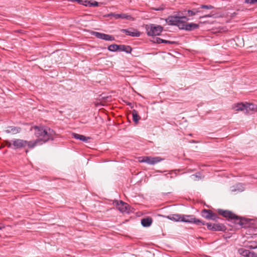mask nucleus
<instances>
[{
    "label": "nucleus",
    "instance_id": "obj_1",
    "mask_svg": "<svg viewBox=\"0 0 257 257\" xmlns=\"http://www.w3.org/2000/svg\"><path fill=\"white\" fill-rule=\"evenodd\" d=\"M30 130L34 131V135L37 139L31 141L29 145L35 148L37 146L42 145L49 141H53L55 138L56 133L52 129L45 126H33Z\"/></svg>",
    "mask_w": 257,
    "mask_h": 257
},
{
    "label": "nucleus",
    "instance_id": "obj_2",
    "mask_svg": "<svg viewBox=\"0 0 257 257\" xmlns=\"http://www.w3.org/2000/svg\"><path fill=\"white\" fill-rule=\"evenodd\" d=\"M190 19L186 16L179 15L169 16L166 19V23L171 26H177L180 29L192 31L198 29L199 25L195 23H187Z\"/></svg>",
    "mask_w": 257,
    "mask_h": 257
},
{
    "label": "nucleus",
    "instance_id": "obj_3",
    "mask_svg": "<svg viewBox=\"0 0 257 257\" xmlns=\"http://www.w3.org/2000/svg\"><path fill=\"white\" fill-rule=\"evenodd\" d=\"M218 213L228 220L233 221L235 224L239 225L241 227H244V222L246 221V220L244 218L237 216L232 211L219 209H218Z\"/></svg>",
    "mask_w": 257,
    "mask_h": 257
},
{
    "label": "nucleus",
    "instance_id": "obj_4",
    "mask_svg": "<svg viewBox=\"0 0 257 257\" xmlns=\"http://www.w3.org/2000/svg\"><path fill=\"white\" fill-rule=\"evenodd\" d=\"M147 35L149 36H158L163 31V27L154 24L146 25L145 26Z\"/></svg>",
    "mask_w": 257,
    "mask_h": 257
},
{
    "label": "nucleus",
    "instance_id": "obj_5",
    "mask_svg": "<svg viewBox=\"0 0 257 257\" xmlns=\"http://www.w3.org/2000/svg\"><path fill=\"white\" fill-rule=\"evenodd\" d=\"M181 221L187 223H194L198 225L205 224V222L194 218L193 215H182Z\"/></svg>",
    "mask_w": 257,
    "mask_h": 257
},
{
    "label": "nucleus",
    "instance_id": "obj_6",
    "mask_svg": "<svg viewBox=\"0 0 257 257\" xmlns=\"http://www.w3.org/2000/svg\"><path fill=\"white\" fill-rule=\"evenodd\" d=\"M163 159L159 157H152L149 156H145L140 158L139 162L140 163H146L149 165H154L157 164Z\"/></svg>",
    "mask_w": 257,
    "mask_h": 257
},
{
    "label": "nucleus",
    "instance_id": "obj_7",
    "mask_svg": "<svg viewBox=\"0 0 257 257\" xmlns=\"http://www.w3.org/2000/svg\"><path fill=\"white\" fill-rule=\"evenodd\" d=\"M13 142V149H18L25 147L26 146L30 149H33V147H31L29 145L30 141H27L21 139H14Z\"/></svg>",
    "mask_w": 257,
    "mask_h": 257
},
{
    "label": "nucleus",
    "instance_id": "obj_8",
    "mask_svg": "<svg viewBox=\"0 0 257 257\" xmlns=\"http://www.w3.org/2000/svg\"><path fill=\"white\" fill-rule=\"evenodd\" d=\"M206 224L208 229L213 231H225L226 229L225 226L220 223H207Z\"/></svg>",
    "mask_w": 257,
    "mask_h": 257
},
{
    "label": "nucleus",
    "instance_id": "obj_9",
    "mask_svg": "<svg viewBox=\"0 0 257 257\" xmlns=\"http://www.w3.org/2000/svg\"><path fill=\"white\" fill-rule=\"evenodd\" d=\"M201 215L207 219L217 221L219 217L211 210L204 209L201 211Z\"/></svg>",
    "mask_w": 257,
    "mask_h": 257
},
{
    "label": "nucleus",
    "instance_id": "obj_10",
    "mask_svg": "<svg viewBox=\"0 0 257 257\" xmlns=\"http://www.w3.org/2000/svg\"><path fill=\"white\" fill-rule=\"evenodd\" d=\"M116 208L122 213H129L130 212V205L121 200L116 201L115 202Z\"/></svg>",
    "mask_w": 257,
    "mask_h": 257
},
{
    "label": "nucleus",
    "instance_id": "obj_11",
    "mask_svg": "<svg viewBox=\"0 0 257 257\" xmlns=\"http://www.w3.org/2000/svg\"><path fill=\"white\" fill-rule=\"evenodd\" d=\"M120 32L125 33L126 35L133 37H138L140 36L141 33L134 28H129L127 29H121Z\"/></svg>",
    "mask_w": 257,
    "mask_h": 257
},
{
    "label": "nucleus",
    "instance_id": "obj_12",
    "mask_svg": "<svg viewBox=\"0 0 257 257\" xmlns=\"http://www.w3.org/2000/svg\"><path fill=\"white\" fill-rule=\"evenodd\" d=\"M92 34L97 38L104 40L107 41H113L115 40L114 37L111 35L101 33L97 32H93Z\"/></svg>",
    "mask_w": 257,
    "mask_h": 257
},
{
    "label": "nucleus",
    "instance_id": "obj_13",
    "mask_svg": "<svg viewBox=\"0 0 257 257\" xmlns=\"http://www.w3.org/2000/svg\"><path fill=\"white\" fill-rule=\"evenodd\" d=\"M110 16H113L116 19H126L131 21H134L135 19L132 17L131 15H127L126 14H115L113 13H111L109 15Z\"/></svg>",
    "mask_w": 257,
    "mask_h": 257
},
{
    "label": "nucleus",
    "instance_id": "obj_14",
    "mask_svg": "<svg viewBox=\"0 0 257 257\" xmlns=\"http://www.w3.org/2000/svg\"><path fill=\"white\" fill-rule=\"evenodd\" d=\"M79 5L84 6L85 7H97L98 6V3L96 1L91 2L88 0H82L81 3H79Z\"/></svg>",
    "mask_w": 257,
    "mask_h": 257
},
{
    "label": "nucleus",
    "instance_id": "obj_15",
    "mask_svg": "<svg viewBox=\"0 0 257 257\" xmlns=\"http://www.w3.org/2000/svg\"><path fill=\"white\" fill-rule=\"evenodd\" d=\"M153 222V219L150 217L143 218L141 220V224L144 227H149Z\"/></svg>",
    "mask_w": 257,
    "mask_h": 257
},
{
    "label": "nucleus",
    "instance_id": "obj_16",
    "mask_svg": "<svg viewBox=\"0 0 257 257\" xmlns=\"http://www.w3.org/2000/svg\"><path fill=\"white\" fill-rule=\"evenodd\" d=\"M21 131V128L19 127H16L14 126H11L8 127L7 130L5 131L6 133L9 134L11 133L16 134L19 133Z\"/></svg>",
    "mask_w": 257,
    "mask_h": 257
},
{
    "label": "nucleus",
    "instance_id": "obj_17",
    "mask_svg": "<svg viewBox=\"0 0 257 257\" xmlns=\"http://www.w3.org/2000/svg\"><path fill=\"white\" fill-rule=\"evenodd\" d=\"M118 47V51H124L127 53H131L132 51V49L130 46L119 45Z\"/></svg>",
    "mask_w": 257,
    "mask_h": 257
},
{
    "label": "nucleus",
    "instance_id": "obj_18",
    "mask_svg": "<svg viewBox=\"0 0 257 257\" xmlns=\"http://www.w3.org/2000/svg\"><path fill=\"white\" fill-rule=\"evenodd\" d=\"M245 110L246 113H249L250 111H257V106L252 103L245 104Z\"/></svg>",
    "mask_w": 257,
    "mask_h": 257
},
{
    "label": "nucleus",
    "instance_id": "obj_19",
    "mask_svg": "<svg viewBox=\"0 0 257 257\" xmlns=\"http://www.w3.org/2000/svg\"><path fill=\"white\" fill-rule=\"evenodd\" d=\"M187 16L188 17H193L198 13L203 14V12L201 10H200L199 9H193L191 10H188L187 11Z\"/></svg>",
    "mask_w": 257,
    "mask_h": 257
},
{
    "label": "nucleus",
    "instance_id": "obj_20",
    "mask_svg": "<svg viewBox=\"0 0 257 257\" xmlns=\"http://www.w3.org/2000/svg\"><path fill=\"white\" fill-rule=\"evenodd\" d=\"M72 137L77 140H79L83 142H87L88 139H90L89 137H86L85 136L81 135H79L76 133H72Z\"/></svg>",
    "mask_w": 257,
    "mask_h": 257
},
{
    "label": "nucleus",
    "instance_id": "obj_21",
    "mask_svg": "<svg viewBox=\"0 0 257 257\" xmlns=\"http://www.w3.org/2000/svg\"><path fill=\"white\" fill-rule=\"evenodd\" d=\"M181 215L179 214H171L167 216V218L175 221H181Z\"/></svg>",
    "mask_w": 257,
    "mask_h": 257
},
{
    "label": "nucleus",
    "instance_id": "obj_22",
    "mask_svg": "<svg viewBox=\"0 0 257 257\" xmlns=\"http://www.w3.org/2000/svg\"><path fill=\"white\" fill-rule=\"evenodd\" d=\"M238 252L241 255L245 257H251L252 252L249 251L248 250L242 248L238 249Z\"/></svg>",
    "mask_w": 257,
    "mask_h": 257
},
{
    "label": "nucleus",
    "instance_id": "obj_23",
    "mask_svg": "<svg viewBox=\"0 0 257 257\" xmlns=\"http://www.w3.org/2000/svg\"><path fill=\"white\" fill-rule=\"evenodd\" d=\"M233 108H235L236 111H242L245 110V104L243 103L235 104Z\"/></svg>",
    "mask_w": 257,
    "mask_h": 257
},
{
    "label": "nucleus",
    "instance_id": "obj_24",
    "mask_svg": "<svg viewBox=\"0 0 257 257\" xmlns=\"http://www.w3.org/2000/svg\"><path fill=\"white\" fill-rule=\"evenodd\" d=\"M132 116L133 121L136 124H137L139 120L141 119V117L138 115V112L136 110L134 109L132 111Z\"/></svg>",
    "mask_w": 257,
    "mask_h": 257
},
{
    "label": "nucleus",
    "instance_id": "obj_25",
    "mask_svg": "<svg viewBox=\"0 0 257 257\" xmlns=\"http://www.w3.org/2000/svg\"><path fill=\"white\" fill-rule=\"evenodd\" d=\"M156 42L158 44L166 43V44H173L175 43V42H174V41H167V40L162 39L160 38H157Z\"/></svg>",
    "mask_w": 257,
    "mask_h": 257
},
{
    "label": "nucleus",
    "instance_id": "obj_26",
    "mask_svg": "<svg viewBox=\"0 0 257 257\" xmlns=\"http://www.w3.org/2000/svg\"><path fill=\"white\" fill-rule=\"evenodd\" d=\"M118 45L111 44L108 47V50L111 52L118 51Z\"/></svg>",
    "mask_w": 257,
    "mask_h": 257
},
{
    "label": "nucleus",
    "instance_id": "obj_27",
    "mask_svg": "<svg viewBox=\"0 0 257 257\" xmlns=\"http://www.w3.org/2000/svg\"><path fill=\"white\" fill-rule=\"evenodd\" d=\"M191 177L194 181H198L202 178L201 173L200 172L196 173L195 174L192 175Z\"/></svg>",
    "mask_w": 257,
    "mask_h": 257
},
{
    "label": "nucleus",
    "instance_id": "obj_28",
    "mask_svg": "<svg viewBox=\"0 0 257 257\" xmlns=\"http://www.w3.org/2000/svg\"><path fill=\"white\" fill-rule=\"evenodd\" d=\"M251 244L248 245V248L249 249H256L257 248V241L250 242Z\"/></svg>",
    "mask_w": 257,
    "mask_h": 257
},
{
    "label": "nucleus",
    "instance_id": "obj_29",
    "mask_svg": "<svg viewBox=\"0 0 257 257\" xmlns=\"http://www.w3.org/2000/svg\"><path fill=\"white\" fill-rule=\"evenodd\" d=\"M200 8L205 10H211L213 9L214 7L211 5H201Z\"/></svg>",
    "mask_w": 257,
    "mask_h": 257
},
{
    "label": "nucleus",
    "instance_id": "obj_30",
    "mask_svg": "<svg viewBox=\"0 0 257 257\" xmlns=\"http://www.w3.org/2000/svg\"><path fill=\"white\" fill-rule=\"evenodd\" d=\"M244 3L250 5H254L257 4V0H245Z\"/></svg>",
    "mask_w": 257,
    "mask_h": 257
},
{
    "label": "nucleus",
    "instance_id": "obj_31",
    "mask_svg": "<svg viewBox=\"0 0 257 257\" xmlns=\"http://www.w3.org/2000/svg\"><path fill=\"white\" fill-rule=\"evenodd\" d=\"M6 146L9 147L13 149V140L11 141H6Z\"/></svg>",
    "mask_w": 257,
    "mask_h": 257
},
{
    "label": "nucleus",
    "instance_id": "obj_32",
    "mask_svg": "<svg viewBox=\"0 0 257 257\" xmlns=\"http://www.w3.org/2000/svg\"><path fill=\"white\" fill-rule=\"evenodd\" d=\"M212 16V15H211V14L205 15L201 16L200 17V19L204 18H210V17H211Z\"/></svg>",
    "mask_w": 257,
    "mask_h": 257
},
{
    "label": "nucleus",
    "instance_id": "obj_33",
    "mask_svg": "<svg viewBox=\"0 0 257 257\" xmlns=\"http://www.w3.org/2000/svg\"><path fill=\"white\" fill-rule=\"evenodd\" d=\"M251 257H257V253L254 252H251Z\"/></svg>",
    "mask_w": 257,
    "mask_h": 257
},
{
    "label": "nucleus",
    "instance_id": "obj_34",
    "mask_svg": "<svg viewBox=\"0 0 257 257\" xmlns=\"http://www.w3.org/2000/svg\"><path fill=\"white\" fill-rule=\"evenodd\" d=\"M5 227L4 225L1 223H0V230L2 229Z\"/></svg>",
    "mask_w": 257,
    "mask_h": 257
}]
</instances>
